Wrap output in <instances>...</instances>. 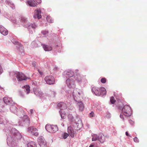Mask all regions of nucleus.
Returning a JSON list of instances; mask_svg holds the SVG:
<instances>
[{"label": "nucleus", "mask_w": 147, "mask_h": 147, "mask_svg": "<svg viewBox=\"0 0 147 147\" xmlns=\"http://www.w3.org/2000/svg\"><path fill=\"white\" fill-rule=\"evenodd\" d=\"M41 0H38V1H36V2L38 3H40V2H41Z\"/></svg>", "instance_id": "49"}, {"label": "nucleus", "mask_w": 147, "mask_h": 147, "mask_svg": "<svg viewBox=\"0 0 147 147\" xmlns=\"http://www.w3.org/2000/svg\"><path fill=\"white\" fill-rule=\"evenodd\" d=\"M110 101L111 103L114 104L116 102V100H115L114 98L112 96L110 98Z\"/></svg>", "instance_id": "30"}, {"label": "nucleus", "mask_w": 147, "mask_h": 147, "mask_svg": "<svg viewBox=\"0 0 147 147\" xmlns=\"http://www.w3.org/2000/svg\"><path fill=\"white\" fill-rule=\"evenodd\" d=\"M30 128L31 130V132L33 135L36 136H37L38 135V130L36 128L30 127Z\"/></svg>", "instance_id": "17"}, {"label": "nucleus", "mask_w": 147, "mask_h": 147, "mask_svg": "<svg viewBox=\"0 0 147 147\" xmlns=\"http://www.w3.org/2000/svg\"><path fill=\"white\" fill-rule=\"evenodd\" d=\"M134 140L136 143H138L139 142V140L136 137L134 138Z\"/></svg>", "instance_id": "35"}, {"label": "nucleus", "mask_w": 147, "mask_h": 147, "mask_svg": "<svg viewBox=\"0 0 147 147\" xmlns=\"http://www.w3.org/2000/svg\"><path fill=\"white\" fill-rule=\"evenodd\" d=\"M92 141H95L98 140V136L96 134H93L92 135Z\"/></svg>", "instance_id": "26"}, {"label": "nucleus", "mask_w": 147, "mask_h": 147, "mask_svg": "<svg viewBox=\"0 0 147 147\" xmlns=\"http://www.w3.org/2000/svg\"><path fill=\"white\" fill-rule=\"evenodd\" d=\"M30 27H31L33 28H35L36 26L35 25L33 24H31L29 26Z\"/></svg>", "instance_id": "38"}, {"label": "nucleus", "mask_w": 147, "mask_h": 147, "mask_svg": "<svg viewBox=\"0 0 147 147\" xmlns=\"http://www.w3.org/2000/svg\"><path fill=\"white\" fill-rule=\"evenodd\" d=\"M74 78L75 80L78 82H81V77L78 72V71L77 70L75 71V75H74Z\"/></svg>", "instance_id": "7"}, {"label": "nucleus", "mask_w": 147, "mask_h": 147, "mask_svg": "<svg viewBox=\"0 0 147 147\" xmlns=\"http://www.w3.org/2000/svg\"><path fill=\"white\" fill-rule=\"evenodd\" d=\"M38 144L41 147H46V142L43 139L39 138L38 140Z\"/></svg>", "instance_id": "15"}, {"label": "nucleus", "mask_w": 147, "mask_h": 147, "mask_svg": "<svg viewBox=\"0 0 147 147\" xmlns=\"http://www.w3.org/2000/svg\"><path fill=\"white\" fill-rule=\"evenodd\" d=\"M42 33L44 35L47 34L48 33V32L46 31H43L42 32Z\"/></svg>", "instance_id": "37"}, {"label": "nucleus", "mask_w": 147, "mask_h": 147, "mask_svg": "<svg viewBox=\"0 0 147 147\" xmlns=\"http://www.w3.org/2000/svg\"><path fill=\"white\" fill-rule=\"evenodd\" d=\"M69 134L67 133H64L61 134V137L64 139H66L69 136Z\"/></svg>", "instance_id": "27"}, {"label": "nucleus", "mask_w": 147, "mask_h": 147, "mask_svg": "<svg viewBox=\"0 0 147 147\" xmlns=\"http://www.w3.org/2000/svg\"><path fill=\"white\" fill-rule=\"evenodd\" d=\"M100 88H99L96 87H93L92 88V92L96 95L100 96Z\"/></svg>", "instance_id": "9"}, {"label": "nucleus", "mask_w": 147, "mask_h": 147, "mask_svg": "<svg viewBox=\"0 0 147 147\" xmlns=\"http://www.w3.org/2000/svg\"><path fill=\"white\" fill-rule=\"evenodd\" d=\"M23 88L25 89V92L27 94H28L29 93L30 89L29 86L28 85L25 86L23 87Z\"/></svg>", "instance_id": "25"}, {"label": "nucleus", "mask_w": 147, "mask_h": 147, "mask_svg": "<svg viewBox=\"0 0 147 147\" xmlns=\"http://www.w3.org/2000/svg\"><path fill=\"white\" fill-rule=\"evenodd\" d=\"M21 20L22 22H25L26 20V19L24 17H22L21 18Z\"/></svg>", "instance_id": "42"}, {"label": "nucleus", "mask_w": 147, "mask_h": 147, "mask_svg": "<svg viewBox=\"0 0 147 147\" xmlns=\"http://www.w3.org/2000/svg\"><path fill=\"white\" fill-rule=\"evenodd\" d=\"M58 107L60 109V110H63L67 109V105L65 103L63 102L59 103L57 105Z\"/></svg>", "instance_id": "13"}, {"label": "nucleus", "mask_w": 147, "mask_h": 147, "mask_svg": "<svg viewBox=\"0 0 147 147\" xmlns=\"http://www.w3.org/2000/svg\"><path fill=\"white\" fill-rule=\"evenodd\" d=\"M66 83L67 86L69 88H71L74 86L75 83V80L72 78L68 79L66 80Z\"/></svg>", "instance_id": "6"}, {"label": "nucleus", "mask_w": 147, "mask_h": 147, "mask_svg": "<svg viewBox=\"0 0 147 147\" xmlns=\"http://www.w3.org/2000/svg\"><path fill=\"white\" fill-rule=\"evenodd\" d=\"M42 46L44 50L45 51H50L52 49V47L50 46L45 45H42Z\"/></svg>", "instance_id": "21"}, {"label": "nucleus", "mask_w": 147, "mask_h": 147, "mask_svg": "<svg viewBox=\"0 0 147 147\" xmlns=\"http://www.w3.org/2000/svg\"><path fill=\"white\" fill-rule=\"evenodd\" d=\"M123 115L124 114H120V118L121 119H122L123 120H124V118Z\"/></svg>", "instance_id": "39"}, {"label": "nucleus", "mask_w": 147, "mask_h": 147, "mask_svg": "<svg viewBox=\"0 0 147 147\" xmlns=\"http://www.w3.org/2000/svg\"><path fill=\"white\" fill-rule=\"evenodd\" d=\"M46 83L49 84H53L55 83V80L54 77L52 76H46L44 79Z\"/></svg>", "instance_id": "4"}, {"label": "nucleus", "mask_w": 147, "mask_h": 147, "mask_svg": "<svg viewBox=\"0 0 147 147\" xmlns=\"http://www.w3.org/2000/svg\"><path fill=\"white\" fill-rule=\"evenodd\" d=\"M7 143L11 147H13L16 145L15 141L11 138L8 139Z\"/></svg>", "instance_id": "11"}, {"label": "nucleus", "mask_w": 147, "mask_h": 147, "mask_svg": "<svg viewBox=\"0 0 147 147\" xmlns=\"http://www.w3.org/2000/svg\"><path fill=\"white\" fill-rule=\"evenodd\" d=\"M46 19L47 21L49 22H52L53 20L52 19L50 16H48L46 18Z\"/></svg>", "instance_id": "29"}, {"label": "nucleus", "mask_w": 147, "mask_h": 147, "mask_svg": "<svg viewBox=\"0 0 147 147\" xmlns=\"http://www.w3.org/2000/svg\"><path fill=\"white\" fill-rule=\"evenodd\" d=\"M38 73L40 74L41 75H42L43 74V72H42L40 71L39 69L38 70Z\"/></svg>", "instance_id": "46"}, {"label": "nucleus", "mask_w": 147, "mask_h": 147, "mask_svg": "<svg viewBox=\"0 0 147 147\" xmlns=\"http://www.w3.org/2000/svg\"><path fill=\"white\" fill-rule=\"evenodd\" d=\"M106 117L108 118H109L111 117V114L109 113H107L106 115Z\"/></svg>", "instance_id": "36"}, {"label": "nucleus", "mask_w": 147, "mask_h": 147, "mask_svg": "<svg viewBox=\"0 0 147 147\" xmlns=\"http://www.w3.org/2000/svg\"><path fill=\"white\" fill-rule=\"evenodd\" d=\"M101 82L102 83H105L106 82V79L105 78H102L101 80Z\"/></svg>", "instance_id": "34"}, {"label": "nucleus", "mask_w": 147, "mask_h": 147, "mask_svg": "<svg viewBox=\"0 0 147 147\" xmlns=\"http://www.w3.org/2000/svg\"><path fill=\"white\" fill-rule=\"evenodd\" d=\"M129 122L131 125H133L134 123V121L131 120H129Z\"/></svg>", "instance_id": "41"}, {"label": "nucleus", "mask_w": 147, "mask_h": 147, "mask_svg": "<svg viewBox=\"0 0 147 147\" xmlns=\"http://www.w3.org/2000/svg\"><path fill=\"white\" fill-rule=\"evenodd\" d=\"M82 93L81 90L78 88L75 89L73 93V96L74 100L78 101L77 100L80 98V96Z\"/></svg>", "instance_id": "2"}, {"label": "nucleus", "mask_w": 147, "mask_h": 147, "mask_svg": "<svg viewBox=\"0 0 147 147\" xmlns=\"http://www.w3.org/2000/svg\"><path fill=\"white\" fill-rule=\"evenodd\" d=\"M27 147H37L35 143L34 142H31L28 143Z\"/></svg>", "instance_id": "24"}, {"label": "nucleus", "mask_w": 147, "mask_h": 147, "mask_svg": "<svg viewBox=\"0 0 147 147\" xmlns=\"http://www.w3.org/2000/svg\"><path fill=\"white\" fill-rule=\"evenodd\" d=\"M67 131L69 135L71 136V137L74 138L76 135L75 132L74 131L73 128L71 126H69L68 128Z\"/></svg>", "instance_id": "8"}, {"label": "nucleus", "mask_w": 147, "mask_h": 147, "mask_svg": "<svg viewBox=\"0 0 147 147\" xmlns=\"http://www.w3.org/2000/svg\"><path fill=\"white\" fill-rule=\"evenodd\" d=\"M45 128L47 131L51 133L55 132L58 129L57 126L48 124L46 125Z\"/></svg>", "instance_id": "3"}, {"label": "nucleus", "mask_w": 147, "mask_h": 147, "mask_svg": "<svg viewBox=\"0 0 147 147\" xmlns=\"http://www.w3.org/2000/svg\"><path fill=\"white\" fill-rule=\"evenodd\" d=\"M0 32L4 35H6L8 33L7 30L2 26H0Z\"/></svg>", "instance_id": "14"}, {"label": "nucleus", "mask_w": 147, "mask_h": 147, "mask_svg": "<svg viewBox=\"0 0 147 147\" xmlns=\"http://www.w3.org/2000/svg\"><path fill=\"white\" fill-rule=\"evenodd\" d=\"M64 73L66 77L71 78L75 75V73H74L71 70L66 71L64 72Z\"/></svg>", "instance_id": "10"}, {"label": "nucleus", "mask_w": 147, "mask_h": 147, "mask_svg": "<svg viewBox=\"0 0 147 147\" xmlns=\"http://www.w3.org/2000/svg\"><path fill=\"white\" fill-rule=\"evenodd\" d=\"M21 48L22 49L23 48L22 47H21Z\"/></svg>", "instance_id": "51"}, {"label": "nucleus", "mask_w": 147, "mask_h": 147, "mask_svg": "<svg viewBox=\"0 0 147 147\" xmlns=\"http://www.w3.org/2000/svg\"><path fill=\"white\" fill-rule=\"evenodd\" d=\"M98 140L101 143H103L105 140V137L102 134H100L98 136Z\"/></svg>", "instance_id": "20"}, {"label": "nucleus", "mask_w": 147, "mask_h": 147, "mask_svg": "<svg viewBox=\"0 0 147 147\" xmlns=\"http://www.w3.org/2000/svg\"><path fill=\"white\" fill-rule=\"evenodd\" d=\"M39 90H40L39 89H35L34 90V92L36 95H39L38 92H39Z\"/></svg>", "instance_id": "33"}, {"label": "nucleus", "mask_w": 147, "mask_h": 147, "mask_svg": "<svg viewBox=\"0 0 147 147\" xmlns=\"http://www.w3.org/2000/svg\"><path fill=\"white\" fill-rule=\"evenodd\" d=\"M60 115L61 118L63 119H64L66 118V115L65 112L63 110H60L59 111Z\"/></svg>", "instance_id": "22"}, {"label": "nucleus", "mask_w": 147, "mask_h": 147, "mask_svg": "<svg viewBox=\"0 0 147 147\" xmlns=\"http://www.w3.org/2000/svg\"><path fill=\"white\" fill-rule=\"evenodd\" d=\"M34 12V14L33 16L34 18H37L38 19L41 18L42 16L41 15V11L40 10H35Z\"/></svg>", "instance_id": "12"}, {"label": "nucleus", "mask_w": 147, "mask_h": 147, "mask_svg": "<svg viewBox=\"0 0 147 147\" xmlns=\"http://www.w3.org/2000/svg\"><path fill=\"white\" fill-rule=\"evenodd\" d=\"M100 92V95L103 96L106 94V89L103 87L101 88Z\"/></svg>", "instance_id": "23"}, {"label": "nucleus", "mask_w": 147, "mask_h": 147, "mask_svg": "<svg viewBox=\"0 0 147 147\" xmlns=\"http://www.w3.org/2000/svg\"><path fill=\"white\" fill-rule=\"evenodd\" d=\"M31 45L35 47H37L38 46V44L35 41H33L32 42Z\"/></svg>", "instance_id": "31"}, {"label": "nucleus", "mask_w": 147, "mask_h": 147, "mask_svg": "<svg viewBox=\"0 0 147 147\" xmlns=\"http://www.w3.org/2000/svg\"><path fill=\"white\" fill-rule=\"evenodd\" d=\"M125 134L127 136H129V134L126 131L125 132Z\"/></svg>", "instance_id": "47"}, {"label": "nucleus", "mask_w": 147, "mask_h": 147, "mask_svg": "<svg viewBox=\"0 0 147 147\" xmlns=\"http://www.w3.org/2000/svg\"><path fill=\"white\" fill-rule=\"evenodd\" d=\"M94 114V112H91V113H90V117H93V116Z\"/></svg>", "instance_id": "44"}, {"label": "nucleus", "mask_w": 147, "mask_h": 147, "mask_svg": "<svg viewBox=\"0 0 147 147\" xmlns=\"http://www.w3.org/2000/svg\"><path fill=\"white\" fill-rule=\"evenodd\" d=\"M43 93L42 92L40 91L39 90V92H38V94L39 95H38L37 96H40L42 95Z\"/></svg>", "instance_id": "40"}, {"label": "nucleus", "mask_w": 147, "mask_h": 147, "mask_svg": "<svg viewBox=\"0 0 147 147\" xmlns=\"http://www.w3.org/2000/svg\"><path fill=\"white\" fill-rule=\"evenodd\" d=\"M28 3L29 5L31 7H35L37 5V3L34 0H29Z\"/></svg>", "instance_id": "16"}, {"label": "nucleus", "mask_w": 147, "mask_h": 147, "mask_svg": "<svg viewBox=\"0 0 147 147\" xmlns=\"http://www.w3.org/2000/svg\"><path fill=\"white\" fill-rule=\"evenodd\" d=\"M3 71V70L2 69V68L0 65V74L2 73Z\"/></svg>", "instance_id": "45"}, {"label": "nucleus", "mask_w": 147, "mask_h": 147, "mask_svg": "<svg viewBox=\"0 0 147 147\" xmlns=\"http://www.w3.org/2000/svg\"><path fill=\"white\" fill-rule=\"evenodd\" d=\"M76 126L78 128L77 129L80 130L82 127V124L81 123H77L76 124Z\"/></svg>", "instance_id": "28"}, {"label": "nucleus", "mask_w": 147, "mask_h": 147, "mask_svg": "<svg viewBox=\"0 0 147 147\" xmlns=\"http://www.w3.org/2000/svg\"><path fill=\"white\" fill-rule=\"evenodd\" d=\"M30 111L31 113H33V110L32 109H31L30 110Z\"/></svg>", "instance_id": "50"}, {"label": "nucleus", "mask_w": 147, "mask_h": 147, "mask_svg": "<svg viewBox=\"0 0 147 147\" xmlns=\"http://www.w3.org/2000/svg\"><path fill=\"white\" fill-rule=\"evenodd\" d=\"M15 75H16L15 76L19 81H22L25 80L27 79H30V78L27 77L24 74L18 72Z\"/></svg>", "instance_id": "5"}, {"label": "nucleus", "mask_w": 147, "mask_h": 147, "mask_svg": "<svg viewBox=\"0 0 147 147\" xmlns=\"http://www.w3.org/2000/svg\"><path fill=\"white\" fill-rule=\"evenodd\" d=\"M78 105L79 106V110L80 111H83L84 109V106L83 103L81 101H77Z\"/></svg>", "instance_id": "18"}, {"label": "nucleus", "mask_w": 147, "mask_h": 147, "mask_svg": "<svg viewBox=\"0 0 147 147\" xmlns=\"http://www.w3.org/2000/svg\"><path fill=\"white\" fill-rule=\"evenodd\" d=\"M89 147H94V145H93V144H91L90 146Z\"/></svg>", "instance_id": "48"}, {"label": "nucleus", "mask_w": 147, "mask_h": 147, "mask_svg": "<svg viewBox=\"0 0 147 147\" xmlns=\"http://www.w3.org/2000/svg\"><path fill=\"white\" fill-rule=\"evenodd\" d=\"M3 101L4 103L7 105H9L11 103L12 99L10 98L5 97L3 98Z\"/></svg>", "instance_id": "19"}, {"label": "nucleus", "mask_w": 147, "mask_h": 147, "mask_svg": "<svg viewBox=\"0 0 147 147\" xmlns=\"http://www.w3.org/2000/svg\"><path fill=\"white\" fill-rule=\"evenodd\" d=\"M122 112L124 115L126 116H129L132 114V111L129 106L127 105L124 106L122 110Z\"/></svg>", "instance_id": "1"}, {"label": "nucleus", "mask_w": 147, "mask_h": 147, "mask_svg": "<svg viewBox=\"0 0 147 147\" xmlns=\"http://www.w3.org/2000/svg\"><path fill=\"white\" fill-rule=\"evenodd\" d=\"M68 117L70 121H71L72 119H73V116H72V114H69L68 115Z\"/></svg>", "instance_id": "32"}, {"label": "nucleus", "mask_w": 147, "mask_h": 147, "mask_svg": "<svg viewBox=\"0 0 147 147\" xmlns=\"http://www.w3.org/2000/svg\"><path fill=\"white\" fill-rule=\"evenodd\" d=\"M3 120L0 117V123L2 124L3 123Z\"/></svg>", "instance_id": "43"}]
</instances>
